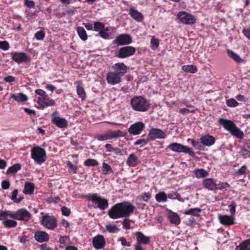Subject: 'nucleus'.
<instances>
[{
  "instance_id": "45",
  "label": "nucleus",
  "mask_w": 250,
  "mask_h": 250,
  "mask_svg": "<svg viewBox=\"0 0 250 250\" xmlns=\"http://www.w3.org/2000/svg\"><path fill=\"white\" fill-rule=\"evenodd\" d=\"M109 136L107 133V131L102 134H97L95 136V138L100 141H104L109 139Z\"/></svg>"
},
{
  "instance_id": "42",
  "label": "nucleus",
  "mask_w": 250,
  "mask_h": 250,
  "mask_svg": "<svg viewBox=\"0 0 250 250\" xmlns=\"http://www.w3.org/2000/svg\"><path fill=\"white\" fill-rule=\"evenodd\" d=\"M159 45V40L155 37H152L150 41V47L152 50H156Z\"/></svg>"
},
{
  "instance_id": "10",
  "label": "nucleus",
  "mask_w": 250,
  "mask_h": 250,
  "mask_svg": "<svg viewBox=\"0 0 250 250\" xmlns=\"http://www.w3.org/2000/svg\"><path fill=\"white\" fill-rule=\"evenodd\" d=\"M132 42L131 37L126 34H122L117 36L113 43L117 46L129 44Z\"/></svg>"
},
{
  "instance_id": "1",
  "label": "nucleus",
  "mask_w": 250,
  "mask_h": 250,
  "mask_svg": "<svg viewBox=\"0 0 250 250\" xmlns=\"http://www.w3.org/2000/svg\"><path fill=\"white\" fill-rule=\"evenodd\" d=\"M218 122L219 124L229 131L232 135L239 139H242L244 137L243 132L231 120L220 118Z\"/></svg>"
},
{
  "instance_id": "58",
  "label": "nucleus",
  "mask_w": 250,
  "mask_h": 250,
  "mask_svg": "<svg viewBox=\"0 0 250 250\" xmlns=\"http://www.w3.org/2000/svg\"><path fill=\"white\" fill-rule=\"evenodd\" d=\"M9 47V44L6 41L0 42V48L3 50H7Z\"/></svg>"
},
{
  "instance_id": "31",
  "label": "nucleus",
  "mask_w": 250,
  "mask_h": 250,
  "mask_svg": "<svg viewBox=\"0 0 250 250\" xmlns=\"http://www.w3.org/2000/svg\"><path fill=\"white\" fill-rule=\"evenodd\" d=\"M35 186L32 183H26L24 185L23 193L27 195H31L33 193Z\"/></svg>"
},
{
  "instance_id": "54",
  "label": "nucleus",
  "mask_w": 250,
  "mask_h": 250,
  "mask_svg": "<svg viewBox=\"0 0 250 250\" xmlns=\"http://www.w3.org/2000/svg\"><path fill=\"white\" fill-rule=\"evenodd\" d=\"M35 37L38 40H42L45 37V34L43 31H39L35 34Z\"/></svg>"
},
{
  "instance_id": "36",
  "label": "nucleus",
  "mask_w": 250,
  "mask_h": 250,
  "mask_svg": "<svg viewBox=\"0 0 250 250\" xmlns=\"http://www.w3.org/2000/svg\"><path fill=\"white\" fill-rule=\"evenodd\" d=\"M21 169V166L19 164H16L9 167L6 171V174H14Z\"/></svg>"
},
{
  "instance_id": "12",
  "label": "nucleus",
  "mask_w": 250,
  "mask_h": 250,
  "mask_svg": "<svg viewBox=\"0 0 250 250\" xmlns=\"http://www.w3.org/2000/svg\"><path fill=\"white\" fill-rule=\"evenodd\" d=\"M108 215L112 219L124 217L119 203L115 204L108 210Z\"/></svg>"
},
{
  "instance_id": "19",
  "label": "nucleus",
  "mask_w": 250,
  "mask_h": 250,
  "mask_svg": "<svg viewBox=\"0 0 250 250\" xmlns=\"http://www.w3.org/2000/svg\"><path fill=\"white\" fill-rule=\"evenodd\" d=\"M112 68L113 69V72L117 74L122 78L127 71V67L123 62H118L114 64Z\"/></svg>"
},
{
  "instance_id": "59",
  "label": "nucleus",
  "mask_w": 250,
  "mask_h": 250,
  "mask_svg": "<svg viewBox=\"0 0 250 250\" xmlns=\"http://www.w3.org/2000/svg\"><path fill=\"white\" fill-rule=\"evenodd\" d=\"M240 154L242 156H250V150L249 149L242 148L240 151Z\"/></svg>"
},
{
  "instance_id": "11",
  "label": "nucleus",
  "mask_w": 250,
  "mask_h": 250,
  "mask_svg": "<svg viewBox=\"0 0 250 250\" xmlns=\"http://www.w3.org/2000/svg\"><path fill=\"white\" fill-rule=\"evenodd\" d=\"M37 102L39 104L40 109H43L46 106L55 104V101L50 99L47 94H45L43 97H38Z\"/></svg>"
},
{
  "instance_id": "53",
  "label": "nucleus",
  "mask_w": 250,
  "mask_h": 250,
  "mask_svg": "<svg viewBox=\"0 0 250 250\" xmlns=\"http://www.w3.org/2000/svg\"><path fill=\"white\" fill-rule=\"evenodd\" d=\"M149 139H140L137 140L135 143V145H140L141 146H144L146 145L149 141Z\"/></svg>"
},
{
  "instance_id": "18",
  "label": "nucleus",
  "mask_w": 250,
  "mask_h": 250,
  "mask_svg": "<svg viewBox=\"0 0 250 250\" xmlns=\"http://www.w3.org/2000/svg\"><path fill=\"white\" fill-rule=\"evenodd\" d=\"M11 55L12 60L18 63L30 61V58L24 53L12 52Z\"/></svg>"
},
{
  "instance_id": "39",
  "label": "nucleus",
  "mask_w": 250,
  "mask_h": 250,
  "mask_svg": "<svg viewBox=\"0 0 250 250\" xmlns=\"http://www.w3.org/2000/svg\"><path fill=\"white\" fill-rule=\"evenodd\" d=\"M201 212V209L199 208H190L188 210H186L185 212L186 215H191L193 216H197L199 215V214Z\"/></svg>"
},
{
  "instance_id": "56",
  "label": "nucleus",
  "mask_w": 250,
  "mask_h": 250,
  "mask_svg": "<svg viewBox=\"0 0 250 250\" xmlns=\"http://www.w3.org/2000/svg\"><path fill=\"white\" fill-rule=\"evenodd\" d=\"M229 187V185L227 183H221L217 185V189H219L220 190L226 189L228 188Z\"/></svg>"
},
{
  "instance_id": "37",
  "label": "nucleus",
  "mask_w": 250,
  "mask_h": 250,
  "mask_svg": "<svg viewBox=\"0 0 250 250\" xmlns=\"http://www.w3.org/2000/svg\"><path fill=\"white\" fill-rule=\"evenodd\" d=\"M77 31L78 33L79 37L82 40L85 41L87 40V35L85 29L83 27H78L77 28Z\"/></svg>"
},
{
  "instance_id": "62",
  "label": "nucleus",
  "mask_w": 250,
  "mask_h": 250,
  "mask_svg": "<svg viewBox=\"0 0 250 250\" xmlns=\"http://www.w3.org/2000/svg\"><path fill=\"white\" fill-rule=\"evenodd\" d=\"M119 241L121 242V245L124 247H129L130 246V244L129 242H127L124 237H122L120 238Z\"/></svg>"
},
{
  "instance_id": "17",
  "label": "nucleus",
  "mask_w": 250,
  "mask_h": 250,
  "mask_svg": "<svg viewBox=\"0 0 250 250\" xmlns=\"http://www.w3.org/2000/svg\"><path fill=\"white\" fill-rule=\"evenodd\" d=\"M106 80L108 84L115 85L121 82L122 78L117 74L109 71L107 74Z\"/></svg>"
},
{
  "instance_id": "28",
  "label": "nucleus",
  "mask_w": 250,
  "mask_h": 250,
  "mask_svg": "<svg viewBox=\"0 0 250 250\" xmlns=\"http://www.w3.org/2000/svg\"><path fill=\"white\" fill-rule=\"evenodd\" d=\"M45 150L40 146H35L31 150V156H45Z\"/></svg>"
},
{
  "instance_id": "50",
  "label": "nucleus",
  "mask_w": 250,
  "mask_h": 250,
  "mask_svg": "<svg viewBox=\"0 0 250 250\" xmlns=\"http://www.w3.org/2000/svg\"><path fill=\"white\" fill-rule=\"evenodd\" d=\"M98 162L92 159H89L84 162V165L86 166H96L98 165Z\"/></svg>"
},
{
  "instance_id": "46",
  "label": "nucleus",
  "mask_w": 250,
  "mask_h": 250,
  "mask_svg": "<svg viewBox=\"0 0 250 250\" xmlns=\"http://www.w3.org/2000/svg\"><path fill=\"white\" fill-rule=\"evenodd\" d=\"M151 198V194L149 192H144L139 197L141 201L147 202Z\"/></svg>"
},
{
  "instance_id": "16",
  "label": "nucleus",
  "mask_w": 250,
  "mask_h": 250,
  "mask_svg": "<svg viewBox=\"0 0 250 250\" xmlns=\"http://www.w3.org/2000/svg\"><path fill=\"white\" fill-rule=\"evenodd\" d=\"M145 128V125L142 122H136L131 125L128 129V132L134 135L140 134Z\"/></svg>"
},
{
  "instance_id": "30",
  "label": "nucleus",
  "mask_w": 250,
  "mask_h": 250,
  "mask_svg": "<svg viewBox=\"0 0 250 250\" xmlns=\"http://www.w3.org/2000/svg\"><path fill=\"white\" fill-rule=\"evenodd\" d=\"M10 97L18 102H22L27 101L28 97L22 93H19L18 94H11Z\"/></svg>"
},
{
  "instance_id": "63",
  "label": "nucleus",
  "mask_w": 250,
  "mask_h": 250,
  "mask_svg": "<svg viewBox=\"0 0 250 250\" xmlns=\"http://www.w3.org/2000/svg\"><path fill=\"white\" fill-rule=\"evenodd\" d=\"M1 187L3 189H7L10 187V183L8 181H3L1 183Z\"/></svg>"
},
{
  "instance_id": "7",
  "label": "nucleus",
  "mask_w": 250,
  "mask_h": 250,
  "mask_svg": "<svg viewBox=\"0 0 250 250\" xmlns=\"http://www.w3.org/2000/svg\"><path fill=\"white\" fill-rule=\"evenodd\" d=\"M177 18L185 24H193L196 22V19L191 14L185 11H181L178 13Z\"/></svg>"
},
{
  "instance_id": "43",
  "label": "nucleus",
  "mask_w": 250,
  "mask_h": 250,
  "mask_svg": "<svg viewBox=\"0 0 250 250\" xmlns=\"http://www.w3.org/2000/svg\"><path fill=\"white\" fill-rule=\"evenodd\" d=\"M102 170L103 173L105 175L109 174L113 172V170L110 166L104 162L103 163Z\"/></svg>"
},
{
  "instance_id": "22",
  "label": "nucleus",
  "mask_w": 250,
  "mask_h": 250,
  "mask_svg": "<svg viewBox=\"0 0 250 250\" xmlns=\"http://www.w3.org/2000/svg\"><path fill=\"white\" fill-rule=\"evenodd\" d=\"M34 237L35 240L39 243L47 242L49 239V235L46 232L42 230L36 231Z\"/></svg>"
},
{
  "instance_id": "41",
  "label": "nucleus",
  "mask_w": 250,
  "mask_h": 250,
  "mask_svg": "<svg viewBox=\"0 0 250 250\" xmlns=\"http://www.w3.org/2000/svg\"><path fill=\"white\" fill-rule=\"evenodd\" d=\"M2 224L7 228L15 227L17 225V222L16 221L9 219L4 220Z\"/></svg>"
},
{
  "instance_id": "23",
  "label": "nucleus",
  "mask_w": 250,
  "mask_h": 250,
  "mask_svg": "<svg viewBox=\"0 0 250 250\" xmlns=\"http://www.w3.org/2000/svg\"><path fill=\"white\" fill-rule=\"evenodd\" d=\"M138 243L143 245H147L150 243V237L145 235L141 231H137L135 233Z\"/></svg>"
},
{
  "instance_id": "38",
  "label": "nucleus",
  "mask_w": 250,
  "mask_h": 250,
  "mask_svg": "<svg viewBox=\"0 0 250 250\" xmlns=\"http://www.w3.org/2000/svg\"><path fill=\"white\" fill-rule=\"evenodd\" d=\"M182 68L184 71L191 73H195L197 70V67L193 65H185Z\"/></svg>"
},
{
  "instance_id": "40",
  "label": "nucleus",
  "mask_w": 250,
  "mask_h": 250,
  "mask_svg": "<svg viewBox=\"0 0 250 250\" xmlns=\"http://www.w3.org/2000/svg\"><path fill=\"white\" fill-rule=\"evenodd\" d=\"M105 229L108 232L111 233H116L120 230V229L117 226L111 224L106 225Z\"/></svg>"
},
{
  "instance_id": "29",
  "label": "nucleus",
  "mask_w": 250,
  "mask_h": 250,
  "mask_svg": "<svg viewBox=\"0 0 250 250\" xmlns=\"http://www.w3.org/2000/svg\"><path fill=\"white\" fill-rule=\"evenodd\" d=\"M129 11L130 14L133 19L138 22H141L143 21L144 16L142 13L133 8H130Z\"/></svg>"
},
{
  "instance_id": "44",
  "label": "nucleus",
  "mask_w": 250,
  "mask_h": 250,
  "mask_svg": "<svg viewBox=\"0 0 250 250\" xmlns=\"http://www.w3.org/2000/svg\"><path fill=\"white\" fill-rule=\"evenodd\" d=\"M93 29L95 31L100 32L104 28V24L99 21H95L93 23Z\"/></svg>"
},
{
  "instance_id": "9",
  "label": "nucleus",
  "mask_w": 250,
  "mask_h": 250,
  "mask_svg": "<svg viewBox=\"0 0 250 250\" xmlns=\"http://www.w3.org/2000/svg\"><path fill=\"white\" fill-rule=\"evenodd\" d=\"M135 51L136 49L133 46H127L123 47L119 49L116 56L119 58H125L134 54Z\"/></svg>"
},
{
  "instance_id": "55",
  "label": "nucleus",
  "mask_w": 250,
  "mask_h": 250,
  "mask_svg": "<svg viewBox=\"0 0 250 250\" xmlns=\"http://www.w3.org/2000/svg\"><path fill=\"white\" fill-rule=\"evenodd\" d=\"M123 228L127 230L130 228V221L128 219L125 218L123 222Z\"/></svg>"
},
{
  "instance_id": "2",
  "label": "nucleus",
  "mask_w": 250,
  "mask_h": 250,
  "mask_svg": "<svg viewBox=\"0 0 250 250\" xmlns=\"http://www.w3.org/2000/svg\"><path fill=\"white\" fill-rule=\"evenodd\" d=\"M131 106L135 111L145 112L149 108V102L142 96H136L130 102Z\"/></svg>"
},
{
  "instance_id": "5",
  "label": "nucleus",
  "mask_w": 250,
  "mask_h": 250,
  "mask_svg": "<svg viewBox=\"0 0 250 250\" xmlns=\"http://www.w3.org/2000/svg\"><path fill=\"white\" fill-rule=\"evenodd\" d=\"M10 217L15 220L27 222L31 217L30 213L25 208L18 209L16 211L12 212Z\"/></svg>"
},
{
  "instance_id": "6",
  "label": "nucleus",
  "mask_w": 250,
  "mask_h": 250,
  "mask_svg": "<svg viewBox=\"0 0 250 250\" xmlns=\"http://www.w3.org/2000/svg\"><path fill=\"white\" fill-rule=\"evenodd\" d=\"M41 224L45 228L53 230L57 226V220L53 216L45 215L42 217Z\"/></svg>"
},
{
  "instance_id": "15",
  "label": "nucleus",
  "mask_w": 250,
  "mask_h": 250,
  "mask_svg": "<svg viewBox=\"0 0 250 250\" xmlns=\"http://www.w3.org/2000/svg\"><path fill=\"white\" fill-rule=\"evenodd\" d=\"M93 247L97 250L103 249L106 244L105 240L102 235H97L92 240Z\"/></svg>"
},
{
  "instance_id": "64",
  "label": "nucleus",
  "mask_w": 250,
  "mask_h": 250,
  "mask_svg": "<svg viewBox=\"0 0 250 250\" xmlns=\"http://www.w3.org/2000/svg\"><path fill=\"white\" fill-rule=\"evenodd\" d=\"M243 32L245 37L250 40V28L244 29Z\"/></svg>"
},
{
  "instance_id": "52",
  "label": "nucleus",
  "mask_w": 250,
  "mask_h": 250,
  "mask_svg": "<svg viewBox=\"0 0 250 250\" xmlns=\"http://www.w3.org/2000/svg\"><path fill=\"white\" fill-rule=\"evenodd\" d=\"M227 105L229 107H236L238 105V103L234 99H230L227 101Z\"/></svg>"
},
{
  "instance_id": "24",
  "label": "nucleus",
  "mask_w": 250,
  "mask_h": 250,
  "mask_svg": "<svg viewBox=\"0 0 250 250\" xmlns=\"http://www.w3.org/2000/svg\"><path fill=\"white\" fill-rule=\"evenodd\" d=\"M203 187L209 190H213L217 189V184L213 181L212 178H207L203 181Z\"/></svg>"
},
{
  "instance_id": "51",
  "label": "nucleus",
  "mask_w": 250,
  "mask_h": 250,
  "mask_svg": "<svg viewBox=\"0 0 250 250\" xmlns=\"http://www.w3.org/2000/svg\"><path fill=\"white\" fill-rule=\"evenodd\" d=\"M12 214L10 211H0V220H3L7 217H10V215Z\"/></svg>"
},
{
  "instance_id": "8",
  "label": "nucleus",
  "mask_w": 250,
  "mask_h": 250,
  "mask_svg": "<svg viewBox=\"0 0 250 250\" xmlns=\"http://www.w3.org/2000/svg\"><path fill=\"white\" fill-rule=\"evenodd\" d=\"M122 213L124 217H129L132 214L135 209V207L128 202L119 203Z\"/></svg>"
},
{
  "instance_id": "27",
  "label": "nucleus",
  "mask_w": 250,
  "mask_h": 250,
  "mask_svg": "<svg viewBox=\"0 0 250 250\" xmlns=\"http://www.w3.org/2000/svg\"><path fill=\"white\" fill-rule=\"evenodd\" d=\"M107 133L109 136V139H117L121 137H124L126 133L120 130H109L107 131Z\"/></svg>"
},
{
  "instance_id": "35",
  "label": "nucleus",
  "mask_w": 250,
  "mask_h": 250,
  "mask_svg": "<svg viewBox=\"0 0 250 250\" xmlns=\"http://www.w3.org/2000/svg\"><path fill=\"white\" fill-rule=\"evenodd\" d=\"M155 199L159 203L166 202L167 201V197L165 192L161 191L156 194Z\"/></svg>"
},
{
  "instance_id": "3",
  "label": "nucleus",
  "mask_w": 250,
  "mask_h": 250,
  "mask_svg": "<svg viewBox=\"0 0 250 250\" xmlns=\"http://www.w3.org/2000/svg\"><path fill=\"white\" fill-rule=\"evenodd\" d=\"M88 199L92 201V203L97 208L101 210L106 209L108 206V201L105 199L102 198L96 193L89 195Z\"/></svg>"
},
{
  "instance_id": "4",
  "label": "nucleus",
  "mask_w": 250,
  "mask_h": 250,
  "mask_svg": "<svg viewBox=\"0 0 250 250\" xmlns=\"http://www.w3.org/2000/svg\"><path fill=\"white\" fill-rule=\"evenodd\" d=\"M167 148L176 152L188 153L191 156H194V153L190 147L177 143L169 144L167 146Z\"/></svg>"
},
{
  "instance_id": "32",
  "label": "nucleus",
  "mask_w": 250,
  "mask_h": 250,
  "mask_svg": "<svg viewBox=\"0 0 250 250\" xmlns=\"http://www.w3.org/2000/svg\"><path fill=\"white\" fill-rule=\"evenodd\" d=\"M235 250H250V239L245 240L237 246Z\"/></svg>"
},
{
  "instance_id": "60",
  "label": "nucleus",
  "mask_w": 250,
  "mask_h": 250,
  "mask_svg": "<svg viewBox=\"0 0 250 250\" xmlns=\"http://www.w3.org/2000/svg\"><path fill=\"white\" fill-rule=\"evenodd\" d=\"M247 167L246 165H243L240 169L237 171V174L238 175H245L246 172Z\"/></svg>"
},
{
  "instance_id": "13",
  "label": "nucleus",
  "mask_w": 250,
  "mask_h": 250,
  "mask_svg": "<svg viewBox=\"0 0 250 250\" xmlns=\"http://www.w3.org/2000/svg\"><path fill=\"white\" fill-rule=\"evenodd\" d=\"M166 136L167 134L165 131L157 128H151L148 134V138L149 140L164 139Z\"/></svg>"
},
{
  "instance_id": "21",
  "label": "nucleus",
  "mask_w": 250,
  "mask_h": 250,
  "mask_svg": "<svg viewBox=\"0 0 250 250\" xmlns=\"http://www.w3.org/2000/svg\"><path fill=\"white\" fill-rule=\"evenodd\" d=\"M167 218L170 223L175 226L178 225L181 219L178 214L171 210H167Z\"/></svg>"
},
{
  "instance_id": "33",
  "label": "nucleus",
  "mask_w": 250,
  "mask_h": 250,
  "mask_svg": "<svg viewBox=\"0 0 250 250\" xmlns=\"http://www.w3.org/2000/svg\"><path fill=\"white\" fill-rule=\"evenodd\" d=\"M194 174L196 177L199 179L207 177L208 172L204 169H196L194 170Z\"/></svg>"
},
{
  "instance_id": "14",
  "label": "nucleus",
  "mask_w": 250,
  "mask_h": 250,
  "mask_svg": "<svg viewBox=\"0 0 250 250\" xmlns=\"http://www.w3.org/2000/svg\"><path fill=\"white\" fill-rule=\"evenodd\" d=\"M218 219L219 222L224 226H230L235 224V217L233 216L218 214Z\"/></svg>"
},
{
  "instance_id": "25",
  "label": "nucleus",
  "mask_w": 250,
  "mask_h": 250,
  "mask_svg": "<svg viewBox=\"0 0 250 250\" xmlns=\"http://www.w3.org/2000/svg\"><path fill=\"white\" fill-rule=\"evenodd\" d=\"M200 141L203 145L206 146H211L213 145L215 141V138L211 135H204L200 138Z\"/></svg>"
},
{
  "instance_id": "47",
  "label": "nucleus",
  "mask_w": 250,
  "mask_h": 250,
  "mask_svg": "<svg viewBox=\"0 0 250 250\" xmlns=\"http://www.w3.org/2000/svg\"><path fill=\"white\" fill-rule=\"evenodd\" d=\"M127 163L129 166H135L137 163V157H128Z\"/></svg>"
},
{
  "instance_id": "48",
  "label": "nucleus",
  "mask_w": 250,
  "mask_h": 250,
  "mask_svg": "<svg viewBox=\"0 0 250 250\" xmlns=\"http://www.w3.org/2000/svg\"><path fill=\"white\" fill-rule=\"evenodd\" d=\"M188 142H190L191 144L197 149H201L202 148V147H203L202 146V143H201V142H197L195 140H193L192 139H189L188 140Z\"/></svg>"
},
{
  "instance_id": "57",
  "label": "nucleus",
  "mask_w": 250,
  "mask_h": 250,
  "mask_svg": "<svg viewBox=\"0 0 250 250\" xmlns=\"http://www.w3.org/2000/svg\"><path fill=\"white\" fill-rule=\"evenodd\" d=\"M61 211L62 214L66 216H68L71 213L70 209L66 207H62L61 208Z\"/></svg>"
},
{
  "instance_id": "20",
  "label": "nucleus",
  "mask_w": 250,
  "mask_h": 250,
  "mask_svg": "<svg viewBox=\"0 0 250 250\" xmlns=\"http://www.w3.org/2000/svg\"><path fill=\"white\" fill-rule=\"evenodd\" d=\"M51 122L59 128H66L68 126L67 120L62 117H54L51 119Z\"/></svg>"
},
{
  "instance_id": "26",
  "label": "nucleus",
  "mask_w": 250,
  "mask_h": 250,
  "mask_svg": "<svg viewBox=\"0 0 250 250\" xmlns=\"http://www.w3.org/2000/svg\"><path fill=\"white\" fill-rule=\"evenodd\" d=\"M76 85L77 93L80 98L82 100L85 99L86 93L85 92L82 82L81 81H77L75 83Z\"/></svg>"
},
{
  "instance_id": "61",
  "label": "nucleus",
  "mask_w": 250,
  "mask_h": 250,
  "mask_svg": "<svg viewBox=\"0 0 250 250\" xmlns=\"http://www.w3.org/2000/svg\"><path fill=\"white\" fill-rule=\"evenodd\" d=\"M34 161L39 164H41L46 160V157H32Z\"/></svg>"
},
{
  "instance_id": "34",
  "label": "nucleus",
  "mask_w": 250,
  "mask_h": 250,
  "mask_svg": "<svg viewBox=\"0 0 250 250\" xmlns=\"http://www.w3.org/2000/svg\"><path fill=\"white\" fill-rule=\"evenodd\" d=\"M227 53L230 58L234 60L236 62L240 63L244 62L239 56L230 50H228Z\"/></svg>"
},
{
  "instance_id": "49",
  "label": "nucleus",
  "mask_w": 250,
  "mask_h": 250,
  "mask_svg": "<svg viewBox=\"0 0 250 250\" xmlns=\"http://www.w3.org/2000/svg\"><path fill=\"white\" fill-rule=\"evenodd\" d=\"M109 29L108 28L104 29L99 32V34L101 37L104 39L109 38V35L108 34Z\"/></svg>"
}]
</instances>
